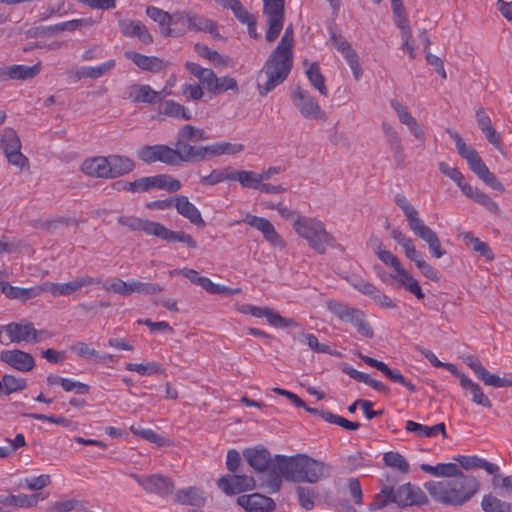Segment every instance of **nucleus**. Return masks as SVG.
Wrapping results in <instances>:
<instances>
[{"label":"nucleus","instance_id":"f257e3e1","mask_svg":"<svg viewBox=\"0 0 512 512\" xmlns=\"http://www.w3.org/2000/svg\"><path fill=\"white\" fill-rule=\"evenodd\" d=\"M325 472V465L307 455H276V462L268 481L269 493H277L283 479L290 482H317Z\"/></svg>","mask_w":512,"mask_h":512},{"label":"nucleus","instance_id":"f03ea898","mask_svg":"<svg viewBox=\"0 0 512 512\" xmlns=\"http://www.w3.org/2000/svg\"><path fill=\"white\" fill-rule=\"evenodd\" d=\"M293 47L294 32L292 25H289L260 71L259 77L264 75L266 78L264 83L258 82V90L261 96L267 95L287 79L293 67Z\"/></svg>","mask_w":512,"mask_h":512},{"label":"nucleus","instance_id":"7ed1b4c3","mask_svg":"<svg viewBox=\"0 0 512 512\" xmlns=\"http://www.w3.org/2000/svg\"><path fill=\"white\" fill-rule=\"evenodd\" d=\"M424 488L435 502L447 506H461L478 493L480 482L474 476L462 472L450 479L427 481Z\"/></svg>","mask_w":512,"mask_h":512},{"label":"nucleus","instance_id":"20e7f679","mask_svg":"<svg viewBox=\"0 0 512 512\" xmlns=\"http://www.w3.org/2000/svg\"><path fill=\"white\" fill-rule=\"evenodd\" d=\"M428 498L423 490L414 484L405 483L398 487L385 485L370 503V510H380L389 504L404 508L426 504Z\"/></svg>","mask_w":512,"mask_h":512},{"label":"nucleus","instance_id":"39448f33","mask_svg":"<svg viewBox=\"0 0 512 512\" xmlns=\"http://www.w3.org/2000/svg\"><path fill=\"white\" fill-rule=\"evenodd\" d=\"M292 226L295 233L319 254H324L327 247L334 243V238L326 230L325 224L317 218L296 215Z\"/></svg>","mask_w":512,"mask_h":512},{"label":"nucleus","instance_id":"423d86ee","mask_svg":"<svg viewBox=\"0 0 512 512\" xmlns=\"http://www.w3.org/2000/svg\"><path fill=\"white\" fill-rule=\"evenodd\" d=\"M118 223L132 231H143L146 235L155 236L167 242H181L191 248L197 246L191 235L183 231H172L159 222L135 216H122L118 218Z\"/></svg>","mask_w":512,"mask_h":512},{"label":"nucleus","instance_id":"0eeeda50","mask_svg":"<svg viewBox=\"0 0 512 512\" xmlns=\"http://www.w3.org/2000/svg\"><path fill=\"white\" fill-rule=\"evenodd\" d=\"M395 202L403 211L412 232L427 243L430 253L437 259L444 256L437 234L419 217L418 211L402 194L395 196Z\"/></svg>","mask_w":512,"mask_h":512},{"label":"nucleus","instance_id":"6e6552de","mask_svg":"<svg viewBox=\"0 0 512 512\" xmlns=\"http://www.w3.org/2000/svg\"><path fill=\"white\" fill-rule=\"evenodd\" d=\"M173 19L172 37H181L187 32H203L210 34L212 37L219 36L218 26L214 20L191 10L174 11Z\"/></svg>","mask_w":512,"mask_h":512},{"label":"nucleus","instance_id":"1a4fd4ad","mask_svg":"<svg viewBox=\"0 0 512 512\" xmlns=\"http://www.w3.org/2000/svg\"><path fill=\"white\" fill-rule=\"evenodd\" d=\"M4 328H6V336L10 343L34 344L44 342L52 337L49 331L37 330L32 322L25 319L6 324Z\"/></svg>","mask_w":512,"mask_h":512},{"label":"nucleus","instance_id":"9d476101","mask_svg":"<svg viewBox=\"0 0 512 512\" xmlns=\"http://www.w3.org/2000/svg\"><path fill=\"white\" fill-rule=\"evenodd\" d=\"M243 456L249 466L256 472H267L261 481V487L265 488L269 493L268 481L272 474L273 466L276 462V455L271 457L270 452L266 448L258 445L255 447L246 448L243 451Z\"/></svg>","mask_w":512,"mask_h":512},{"label":"nucleus","instance_id":"9b49d317","mask_svg":"<svg viewBox=\"0 0 512 512\" xmlns=\"http://www.w3.org/2000/svg\"><path fill=\"white\" fill-rule=\"evenodd\" d=\"M136 154L139 160L147 164L162 162L167 165H179L180 152L164 144L144 145Z\"/></svg>","mask_w":512,"mask_h":512},{"label":"nucleus","instance_id":"f8f14e48","mask_svg":"<svg viewBox=\"0 0 512 512\" xmlns=\"http://www.w3.org/2000/svg\"><path fill=\"white\" fill-rule=\"evenodd\" d=\"M291 100L305 119L318 120L325 118V112L321 109L317 99L309 91L296 86L291 91Z\"/></svg>","mask_w":512,"mask_h":512},{"label":"nucleus","instance_id":"ddd939ff","mask_svg":"<svg viewBox=\"0 0 512 512\" xmlns=\"http://www.w3.org/2000/svg\"><path fill=\"white\" fill-rule=\"evenodd\" d=\"M263 13L267 17L268 30L265 38L273 42L279 36L284 23V0H262Z\"/></svg>","mask_w":512,"mask_h":512},{"label":"nucleus","instance_id":"4468645a","mask_svg":"<svg viewBox=\"0 0 512 512\" xmlns=\"http://www.w3.org/2000/svg\"><path fill=\"white\" fill-rule=\"evenodd\" d=\"M99 283H101L99 278L88 275L77 277L66 283L44 282L41 284V294L47 293L52 297L70 296L83 287Z\"/></svg>","mask_w":512,"mask_h":512},{"label":"nucleus","instance_id":"2eb2a0df","mask_svg":"<svg viewBox=\"0 0 512 512\" xmlns=\"http://www.w3.org/2000/svg\"><path fill=\"white\" fill-rule=\"evenodd\" d=\"M237 311L256 318H265L275 328H286L296 326L293 319L282 317L279 313L268 307H259L248 303L237 306Z\"/></svg>","mask_w":512,"mask_h":512},{"label":"nucleus","instance_id":"dca6fc26","mask_svg":"<svg viewBox=\"0 0 512 512\" xmlns=\"http://www.w3.org/2000/svg\"><path fill=\"white\" fill-rule=\"evenodd\" d=\"M1 146L10 164L19 168H23L28 164V159L20 151L21 142L15 130L6 128L3 131Z\"/></svg>","mask_w":512,"mask_h":512},{"label":"nucleus","instance_id":"f3484780","mask_svg":"<svg viewBox=\"0 0 512 512\" xmlns=\"http://www.w3.org/2000/svg\"><path fill=\"white\" fill-rule=\"evenodd\" d=\"M242 222L262 233L263 238L271 245L280 249L286 247V241L276 231L274 225L266 218L247 214Z\"/></svg>","mask_w":512,"mask_h":512},{"label":"nucleus","instance_id":"a211bd4d","mask_svg":"<svg viewBox=\"0 0 512 512\" xmlns=\"http://www.w3.org/2000/svg\"><path fill=\"white\" fill-rule=\"evenodd\" d=\"M133 478L146 492L156 494L160 497H166L173 491V482L164 476L154 474L149 476H142L138 474H131Z\"/></svg>","mask_w":512,"mask_h":512},{"label":"nucleus","instance_id":"6ab92c4d","mask_svg":"<svg viewBox=\"0 0 512 512\" xmlns=\"http://www.w3.org/2000/svg\"><path fill=\"white\" fill-rule=\"evenodd\" d=\"M217 485L223 493L231 496L255 489L256 481L248 475H225L218 479Z\"/></svg>","mask_w":512,"mask_h":512},{"label":"nucleus","instance_id":"aec40b11","mask_svg":"<svg viewBox=\"0 0 512 512\" xmlns=\"http://www.w3.org/2000/svg\"><path fill=\"white\" fill-rule=\"evenodd\" d=\"M0 360L20 372H30L35 367L34 357L20 349H7L0 352Z\"/></svg>","mask_w":512,"mask_h":512},{"label":"nucleus","instance_id":"412c9836","mask_svg":"<svg viewBox=\"0 0 512 512\" xmlns=\"http://www.w3.org/2000/svg\"><path fill=\"white\" fill-rule=\"evenodd\" d=\"M118 26L122 35L128 38H137L143 44L153 43V36L147 26L140 20L130 18H119Z\"/></svg>","mask_w":512,"mask_h":512},{"label":"nucleus","instance_id":"4be33fe9","mask_svg":"<svg viewBox=\"0 0 512 512\" xmlns=\"http://www.w3.org/2000/svg\"><path fill=\"white\" fill-rule=\"evenodd\" d=\"M331 42L334 48L345 58L355 80H360L362 68L359 63V57L350 43L344 37L336 35L331 36Z\"/></svg>","mask_w":512,"mask_h":512},{"label":"nucleus","instance_id":"5701e85b","mask_svg":"<svg viewBox=\"0 0 512 512\" xmlns=\"http://www.w3.org/2000/svg\"><path fill=\"white\" fill-rule=\"evenodd\" d=\"M359 358L369 365L370 367L376 368L381 371L388 379L392 382L399 383L407 388L411 393L416 392V386L409 380H407L399 370L391 369L388 365L382 361L374 359L370 356L359 354Z\"/></svg>","mask_w":512,"mask_h":512},{"label":"nucleus","instance_id":"b1692460","mask_svg":"<svg viewBox=\"0 0 512 512\" xmlns=\"http://www.w3.org/2000/svg\"><path fill=\"white\" fill-rule=\"evenodd\" d=\"M237 503L247 512H271L276 508L272 498L259 493L241 495L237 498Z\"/></svg>","mask_w":512,"mask_h":512},{"label":"nucleus","instance_id":"393cba45","mask_svg":"<svg viewBox=\"0 0 512 512\" xmlns=\"http://www.w3.org/2000/svg\"><path fill=\"white\" fill-rule=\"evenodd\" d=\"M447 133L454 141L458 154L467 161L472 172L484 162L478 152L468 145L457 132L448 129Z\"/></svg>","mask_w":512,"mask_h":512},{"label":"nucleus","instance_id":"a878e982","mask_svg":"<svg viewBox=\"0 0 512 512\" xmlns=\"http://www.w3.org/2000/svg\"><path fill=\"white\" fill-rule=\"evenodd\" d=\"M390 106L396 112L399 121L404 124L410 133L418 140L424 141V131L406 106L396 99L390 101Z\"/></svg>","mask_w":512,"mask_h":512},{"label":"nucleus","instance_id":"bb28decb","mask_svg":"<svg viewBox=\"0 0 512 512\" xmlns=\"http://www.w3.org/2000/svg\"><path fill=\"white\" fill-rule=\"evenodd\" d=\"M326 307L328 311L335 315L339 320L350 323L351 325L357 322L358 318L362 317L364 314V311L361 309L336 300L327 301Z\"/></svg>","mask_w":512,"mask_h":512},{"label":"nucleus","instance_id":"cd10ccee","mask_svg":"<svg viewBox=\"0 0 512 512\" xmlns=\"http://www.w3.org/2000/svg\"><path fill=\"white\" fill-rule=\"evenodd\" d=\"M476 121L487 141L498 151L502 152V137L492 126L491 118L484 109L479 108L476 111Z\"/></svg>","mask_w":512,"mask_h":512},{"label":"nucleus","instance_id":"c85d7f7f","mask_svg":"<svg viewBox=\"0 0 512 512\" xmlns=\"http://www.w3.org/2000/svg\"><path fill=\"white\" fill-rule=\"evenodd\" d=\"M174 208L182 217L188 219L196 226H205V221L202 218L200 210L189 201L187 196H175Z\"/></svg>","mask_w":512,"mask_h":512},{"label":"nucleus","instance_id":"c756f323","mask_svg":"<svg viewBox=\"0 0 512 512\" xmlns=\"http://www.w3.org/2000/svg\"><path fill=\"white\" fill-rule=\"evenodd\" d=\"M40 70V62L36 63L33 66H27L22 64L11 65L3 68L0 71V79L28 80L37 76Z\"/></svg>","mask_w":512,"mask_h":512},{"label":"nucleus","instance_id":"7c9ffc66","mask_svg":"<svg viewBox=\"0 0 512 512\" xmlns=\"http://www.w3.org/2000/svg\"><path fill=\"white\" fill-rule=\"evenodd\" d=\"M124 55L143 71L157 73L165 68L164 61L156 56H147L134 51H126Z\"/></svg>","mask_w":512,"mask_h":512},{"label":"nucleus","instance_id":"2f4dec72","mask_svg":"<svg viewBox=\"0 0 512 512\" xmlns=\"http://www.w3.org/2000/svg\"><path fill=\"white\" fill-rule=\"evenodd\" d=\"M108 156H94L83 161L82 172L90 177L109 179Z\"/></svg>","mask_w":512,"mask_h":512},{"label":"nucleus","instance_id":"473e14b6","mask_svg":"<svg viewBox=\"0 0 512 512\" xmlns=\"http://www.w3.org/2000/svg\"><path fill=\"white\" fill-rule=\"evenodd\" d=\"M147 16L159 25L160 32L164 37H172L174 27V12L168 13L156 6L146 8Z\"/></svg>","mask_w":512,"mask_h":512},{"label":"nucleus","instance_id":"72a5a7b5","mask_svg":"<svg viewBox=\"0 0 512 512\" xmlns=\"http://www.w3.org/2000/svg\"><path fill=\"white\" fill-rule=\"evenodd\" d=\"M453 460L459 463L465 470L479 468L485 470L488 474H495L500 470L497 464L491 463L476 455H456L453 457Z\"/></svg>","mask_w":512,"mask_h":512},{"label":"nucleus","instance_id":"f704fd0d","mask_svg":"<svg viewBox=\"0 0 512 512\" xmlns=\"http://www.w3.org/2000/svg\"><path fill=\"white\" fill-rule=\"evenodd\" d=\"M108 161V170H110L108 171L109 179L124 176L135 168L134 161L127 156L111 154L108 156Z\"/></svg>","mask_w":512,"mask_h":512},{"label":"nucleus","instance_id":"c9c22d12","mask_svg":"<svg viewBox=\"0 0 512 512\" xmlns=\"http://www.w3.org/2000/svg\"><path fill=\"white\" fill-rule=\"evenodd\" d=\"M0 290L9 299L26 301L41 295V284L33 287L22 288L12 286L8 282H2L0 284Z\"/></svg>","mask_w":512,"mask_h":512},{"label":"nucleus","instance_id":"e433bc0d","mask_svg":"<svg viewBox=\"0 0 512 512\" xmlns=\"http://www.w3.org/2000/svg\"><path fill=\"white\" fill-rule=\"evenodd\" d=\"M127 97L135 103H155L162 99L160 93L146 84H133L128 88Z\"/></svg>","mask_w":512,"mask_h":512},{"label":"nucleus","instance_id":"4c0bfd02","mask_svg":"<svg viewBox=\"0 0 512 512\" xmlns=\"http://www.w3.org/2000/svg\"><path fill=\"white\" fill-rule=\"evenodd\" d=\"M303 66L305 69V74L313 88L317 90L322 96H327L328 88L326 86L325 77L321 73L319 64L316 62H309L308 60H304Z\"/></svg>","mask_w":512,"mask_h":512},{"label":"nucleus","instance_id":"58836bf2","mask_svg":"<svg viewBox=\"0 0 512 512\" xmlns=\"http://www.w3.org/2000/svg\"><path fill=\"white\" fill-rule=\"evenodd\" d=\"M175 502L181 505L202 507L206 503V496L201 489L191 486L179 489L175 494Z\"/></svg>","mask_w":512,"mask_h":512},{"label":"nucleus","instance_id":"ea45409f","mask_svg":"<svg viewBox=\"0 0 512 512\" xmlns=\"http://www.w3.org/2000/svg\"><path fill=\"white\" fill-rule=\"evenodd\" d=\"M392 278L396 280L401 287L415 295L418 299H423L425 297L418 281L403 266L395 271Z\"/></svg>","mask_w":512,"mask_h":512},{"label":"nucleus","instance_id":"a19ab883","mask_svg":"<svg viewBox=\"0 0 512 512\" xmlns=\"http://www.w3.org/2000/svg\"><path fill=\"white\" fill-rule=\"evenodd\" d=\"M420 469L434 477L438 478H446L450 479L460 473H462L461 469L458 467L456 463H438L436 465H430L426 463H422L420 465Z\"/></svg>","mask_w":512,"mask_h":512},{"label":"nucleus","instance_id":"79ce46f5","mask_svg":"<svg viewBox=\"0 0 512 512\" xmlns=\"http://www.w3.org/2000/svg\"><path fill=\"white\" fill-rule=\"evenodd\" d=\"M175 150L180 152L179 164L184 161L204 160L209 157V145L197 147L188 143H176Z\"/></svg>","mask_w":512,"mask_h":512},{"label":"nucleus","instance_id":"37998d69","mask_svg":"<svg viewBox=\"0 0 512 512\" xmlns=\"http://www.w3.org/2000/svg\"><path fill=\"white\" fill-rule=\"evenodd\" d=\"M405 429L408 432H412L416 434L419 437L423 438H433L436 437L438 434H443L444 437H446V430H445V424L444 423H438L434 426H426L417 422H414L412 420H408L405 425Z\"/></svg>","mask_w":512,"mask_h":512},{"label":"nucleus","instance_id":"c03bdc74","mask_svg":"<svg viewBox=\"0 0 512 512\" xmlns=\"http://www.w3.org/2000/svg\"><path fill=\"white\" fill-rule=\"evenodd\" d=\"M159 111L161 114L175 119L189 121L193 118L189 108L174 100L163 102L159 107Z\"/></svg>","mask_w":512,"mask_h":512},{"label":"nucleus","instance_id":"a18cd8bd","mask_svg":"<svg viewBox=\"0 0 512 512\" xmlns=\"http://www.w3.org/2000/svg\"><path fill=\"white\" fill-rule=\"evenodd\" d=\"M461 388L471 393L472 401L476 405L486 408H490L492 406L490 399L484 394L479 384L472 381L468 376L461 377Z\"/></svg>","mask_w":512,"mask_h":512},{"label":"nucleus","instance_id":"49530a36","mask_svg":"<svg viewBox=\"0 0 512 512\" xmlns=\"http://www.w3.org/2000/svg\"><path fill=\"white\" fill-rule=\"evenodd\" d=\"M185 68L195 77L198 81L210 91L213 81L216 80V74L213 70L204 68L195 62L187 61Z\"/></svg>","mask_w":512,"mask_h":512},{"label":"nucleus","instance_id":"de8ad7c7","mask_svg":"<svg viewBox=\"0 0 512 512\" xmlns=\"http://www.w3.org/2000/svg\"><path fill=\"white\" fill-rule=\"evenodd\" d=\"M115 65V60L110 59L96 66H84L77 71V76L78 78L97 79L111 71Z\"/></svg>","mask_w":512,"mask_h":512},{"label":"nucleus","instance_id":"09e8293b","mask_svg":"<svg viewBox=\"0 0 512 512\" xmlns=\"http://www.w3.org/2000/svg\"><path fill=\"white\" fill-rule=\"evenodd\" d=\"M381 128L391 152L395 157L401 156L403 153V145L397 130L388 122H383Z\"/></svg>","mask_w":512,"mask_h":512},{"label":"nucleus","instance_id":"8fccbe9b","mask_svg":"<svg viewBox=\"0 0 512 512\" xmlns=\"http://www.w3.org/2000/svg\"><path fill=\"white\" fill-rule=\"evenodd\" d=\"M243 150L244 145L241 143L219 141L209 145V158L221 155H235Z\"/></svg>","mask_w":512,"mask_h":512},{"label":"nucleus","instance_id":"3c124183","mask_svg":"<svg viewBox=\"0 0 512 512\" xmlns=\"http://www.w3.org/2000/svg\"><path fill=\"white\" fill-rule=\"evenodd\" d=\"M209 137L206 132L192 125H184L178 130L176 143H188L189 141H204Z\"/></svg>","mask_w":512,"mask_h":512},{"label":"nucleus","instance_id":"603ef678","mask_svg":"<svg viewBox=\"0 0 512 512\" xmlns=\"http://www.w3.org/2000/svg\"><path fill=\"white\" fill-rule=\"evenodd\" d=\"M231 181H237L243 188L257 190L260 185L259 173L248 170H232Z\"/></svg>","mask_w":512,"mask_h":512},{"label":"nucleus","instance_id":"864d4df0","mask_svg":"<svg viewBox=\"0 0 512 512\" xmlns=\"http://www.w3.org/2000/svg\"><path fill=\"white\" fill-rule=\"evenodd\" d=\"M194 50L200 57L209 60L215 66H228L230 64V59L228 57L222 56L216 50H213L204 44H195Z\"/></svg>","mask_w":512,"mask_h":512},{"label":"nucleus","instance_id":"5fc2aeb1","mask_svg":"<svg viewBox=\"0 0 512 512\" xmlns=\"http://www.w3.org/2000/svg\"><path fill=\"white\" fill-rule=\"evenodd\" d=\"M484 512H512V504L503 501L492 494H486L481 501Z\"/></svg>","mask_w":512,"mask_h":512},{"label":"nucleus","instance_id":"6e6d98bb","mask_svg":"<svg viewBox=\"0 0 512 512\" xmlns=\"http://www.w3.org/2000/svg\"><path fill=\"white\" fill-rule=\"evenodd\" d=\"M103 289L107 292H113L121 296H129L133 294V280L123 281L120 278H112L105 281Z\"/></svg>","mask_w":512,"mask_h":512},{"label":"nucleus","instance_id":"4d7b16f0","mask_svg":"<svg viewBox=\"0 0 512 512\" xmlns=\"http://www.w3.org/2000/svg\"><path fill=\"white\" fill-rule=\"evenodd\" d=\"M466 243L470 244L473 250L483 256L486 260L491 261L494 259V253L486 242L481 241L470 232L461 234Z\"/></svg>","mask_w":512,"mask_h":512},{"label":"nucleus","instance_id":"13d9d810","mask_svg":"<svg viewBox=\"0 0 512 512\" xmlns=\"http://www.w3.org/2000/svg\"><path fill=\"white\" fill-rule=\"evenodd\" d=\"M2 393L10 395L20 392L27 387V382L24 378L15 377L12 374H4L1 379Z\"/></svg>","mask_w":512,"mask_h":512},{"label":"nucleus","instance_id":"bf43d9fd","mask_svg":"<svg viewBox=\"0 0 512 512\" xmlns=\"http://www.w3.org/2000/svg\"><path fill=\"white\" fill-rule=\"evenodd\" d=\"M126 369L131 372H136L141 376H152L160 374L164 371L163 366L156 361L147 363H128Z\"/></svg>","mask_w":512,"mask_h":512},{"label":"nucleus","instance_id":"052dcab7","mask_svg":"<svg viewBox=\"0 0 512 512\" xmlns=\"http://www.w3.org/2000/svg\"><path fill=\"white\" fill-rule=\"evenodd\" d=\"M473 173H475L478 178H480L484 183H486L492 189H495L499 192H504V185L496 178V176L490 172L486 164L483 162L480 166H478Z\"/></svg>","mask_w":512,"mask_h":512},{"label":"nucleus","instance_id":"680f3d73","mask_svg":"<svg viewBox=\"0 0 512 512\" xmlns=\"http://www.w3.org/2000/svg\"><path fill=\"white\" fill-rule=\"evenodd\" d=\"M383 461L386 466L396 469L401 473H408L410 465L403 455L398 452H387L383 456Z\"/></svg>","mask_w":512,"mask_h":512},{"label":"nucleus","instance_id":"e2e57ef3","mask_svg":"<svg viewBox=\"0 0 512 512\" xmlns=\"http://www.w3.org/2000/svg\"><path fill=\"white\" fill-rule=\"evenodd\" d=\"M155 176V189L165 190L169 193H175L182 187L181 182L168 174H158Z\"/></svg>","mask_w":512,"mask_h":512},{"label":"nucleus","instance_id":"0e129e2a","mask_svg":"<svg viewBox=\"0 0 512 512\" xmlns=\"http://www.w3.org/2000/svg\"><path fill=\"white\" fill-rule=\"evenodd\" d=\"M130 431L133 434L139 435L141 438L147 440L150 443H154L158 446H165L167 444V439L165 437L160 436L152 429L131 425Z\"/></svg>","mask_w":512,"mask_h":512},{"label":"nucleus","instance_id":"69168bd1","mask_svg":"<svg viewBox=\"0 0 512 512\" xmlns=\"http://www.w3.org/2000/svg\"><path fill=\"white\" fill-rule=\"evenodd\" d=\"M229 90L234 92L238 91L237 81L230 76H216V80L213 81V84L209 92L212 94H221Z\"/></svg>","mask_w":512,"mask_h":512},{"label":"nucleus","instance_id":"338daca9","mask_svg":"<svg viewBox=\"0 0 512 512\" xmlns=\"http://www.w3.org/2000/svg\"><path fill=\"white\" fill-rule=\"evenodd\" d=\"M232 170L226 168L223 170H213L209 175L203 176L200 182L204 185L214 186L224 181H231Z\"/></svg>","mask_w":512,"mask_h":512},{"label":"nucleus","instance_id":"774afa93","mask_svg":"<svg viewBox=\"0 0 512 512\" xmlns=\"http://www.w3.org/2000/svg\"><path fill=\"white\" fill-rule=\"evenodd\" d=\"M483 381L487 386L494 388H503L512 386V378L499 377L498 375L490 373L487 369L484 370L483 374L478 378Z\"/></svg>","mask_w":512,"mask_h":512}]
</instances>
